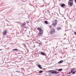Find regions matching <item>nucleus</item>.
<instances>
[{"label": "nucleus", "mask_w": 76, "mask_h": 76, "mask_svg": "<svg viewBox=\"0 0 76 76\" xmlns=\"http://www.w3.org/2000/svg\"><path fill=\"white\" fill-rule=\"evenodd\" d=\"M37 30L39 31V32L38 34V37H42V35H43V30H42V29L41 28H37Z\"/></svg>", "instance_id": "f257e3e1"}, {"label": "nucleus", "mask_w": 76, "mask_h": 76, "mask_svg": "<svg viewBox=\"0 0 76 76\" xmlns=\"http://www.w3.org/2000/svg\"><path fill=\"white\" fill-rule=\"evenodd\" d=\"M48 73L50 74H58L59 72L55 71L54 70H50L48 71Z\"/></svg>", "instance_id": "f03ea898"}, {"label": "nucleus", "mask_w": 76, "mask_h": 76, "mask_svg": "<svg viewBox=\"0 0 76 76\" xmlns=\"http://www.w3.org/2000/svg\"><path fill=\"white\" fill-rule=\"evenodd\" d=\"M56 31H55V28H53L50 31V35H54Z\"/></svg>", "instance_id": "7ed1b4c3"}, {"label": "nucleus", "mask_w": 76, "mask_h": 76, "mask_svg": "<svg viewBox=\"0 0 76 76\" xmlns=\"http://www.w3.org/2000/svg\"><path fill=\"white\" fill-rule=\"evenodd\" d=\"M68 5L70 6H72L73 4V2H68Z\"/></svg>", "instance_id": "20e7f679"}, {"label": "nucleus", "mask_w": 76, "mask_h": 76, "mask_svg": "<svg viewBox=\"0 0 76 76\" xmlns=\"http://www.w3.org/2000/svg\"><path fill=\"white\" fill-rule=\"evenodd\" d=\"M39 45L38 46L39 47H41V46H42V45H43V43L42 42H39L38 43Z\"/></svg>", "instance_id": "39448f33"}, {"label": "nucleus", "mask_w": 76, "mask_h": 76, "mask_svg": "<svg viewBox=\"0 0 76 76\" xmlns=\"http://www.w3.org/2000/svg\"><path fill=\"white\" fill-rule=\"evenodd\" d=\"M41 55H42V56H46V54H45L44 52H43L42 51L41 52Z\"/></svg>", "instance_id": "423d86ee"}, {"label": "nucleus", "mask_w": 76, "mask_h": 76, "mask_svg": "<svg viewBox=\"0 0 76 76\" xmlns=\"http://www.w3.org/2000/svg\"><path fill=\"white\" fill-rule=\"evenodd\" d=\"M6 33H7V31H5L3 32V34L4 35H5L6 34Z\"/></svg>", "instance_id": "0eeeda50"}, {"label": "nucleus", "mask_w": 76, "mask_h": 76, "mask_svg": "<svg viewBox=\"0 0 76 76\" xmlns=\"http://www.w3.org/2000/svg\"><path fill=\"white\" fill-rule=\"evenodd\" d=\"M22 25L23 26H25V25H26V23L24 22L23 23H22Z\"/></svg>", "instance_id": "6e6552de"}, {"label": "nucleus", "mask_w": 76, "mask_h": 76, "mask_svg": "<svg viewBox=\"0 0 76 76\" xmlns=\"http://www.w3.org/2000/svg\"><path fill=\"white\" fill-rule=\"evenodd\" d=\"M38 66L39 68V69H42V66L40 65V64H39L38 65Z\"/></svg>", "instance_id": "1a4fd4ad"}, {"label": "nucleus", "mask_w": 76, "mask_h": 76, "mask_svg": "<svg viewBox=\"0 0 76 76\" xmlns=\"http://www.w3.org/2000/svg\"><path fill=\"white\" fill-rule=\"evenodd\" d=\"M66 6V5L64 4H61V7H64Z\"/></svg>", "instance_id": "9d476101"}, {"label": "nucleus", "mask_w": 76, "mask_h": 76, "mask_svg": "<svg viewBox=\"0 0 76 76\" xmlns=\"http://www.w3.org/2000/svg\"><path fill=\"white\" fill-rule=\"evenodd\" d=\"M63 60H62L60 61L59 62H58V64H60L62 63H63Z\"/></svg>", "instance_id": "9b49d317"}, {"label": "nucleus", "mask_w": 76, "mask_h": 76, "mask_svg": "<svg viewBox=\"0 0 76 76\" xmlns=\"http://www.w3.org/2000/svg\"><path fill=\"white\" fill-rule=\"evenodd\" d=\"M53 26H56V25H57V23H53Z\"/></svg>", "instance_id": "f8f14e48"}, {"label": "nucleus", "mask_w": 76, "mask_h": 76, "mask_svg": "<svg viewBox=\"0 0 76 76\" xmlns=\"http://www.w3.org/2000/svg\"><path fill=\"white\" fill-rule=\"evenodd\" d=\"M45 23L47 24H48V22L47 21H45Z\"/></svg>", "instance_id": "ddd939ff"}, {"label": "nucleus", "mask_w": 76, "mask_h": 76, "mask_svg": "<svg viewBox=\"0 0 76 76\" xmlns=\"http://www.w3.org/2000/svg\"><path fill=\"white\" fill-rule=\"evenodd\" d=\"M62 70H63V69H59L58 70V72H60V71H62Z\"/></svg>", "instance_id": "4468645a"}, {"label": "nucleus", "mask_w": 76, "mask_h": 76, "mask_svg": "<svg viewBox=\"0 0 76 76\" xmlns=\"http://www.w3.org/2000/svg\"><path fill=\"white\" fill-rule=\"evenodd\" d=\"M43 72V71H39V73H42Z\"/></svg>", "instance_id": "2eb2a0df"}, {"label": "nucleus", "mask_w": 76, "mask_h": 76, "mask_svg": "<svg viewBox=\"0 0 76 76\" xmlns=\"http://www.w3.org/2000/svg\"><path fill=\"white\" fill-rule=\"evenodd\" d=\"M18 49H13V51H18Z\"/></svg>", "instance_id": "dca6fc26"}, {"label": "nucleus", "mask_w": 76, "mask_h": 76, "mask_svg": "<svg viewBox=\"0 0 76 76\" xmlns=\"http://www.w3.org/2000/svg\"><path fill=\"white\" fill-rule=\"evenodd\" d=\"M75 70V69H72L71 70V73H73V72Z\"/></svg>", "instance_id": "f3484780"}, {"label": "nucleus", "mask_w": 76, "mask_h": 76, "mask_svg": "<svg viewBox=\"0 0 76 76\" xmlns=\"http://www.w3.org/2000/svg\"><path fill=\"white\" fill-rule=\"evenodd\" d=\"M16 72H17V73H21L20 71H16Z\"/></svg>", "instance_id": "a211bd4d"}, {"label": "nucleus", "mask_w": 76, "mask_h": 76, "mask_svg": "<svg viewBox=\"0 0 76 76\" xmlns=\"http://www.w3.org/2000/svg\"><path fill=\"white\" fill-rule=\"evenodd\" d=\"M61 28L60 27L58 28H57V30H58V31H59L60 29H61Z\"/></svg>", "instance_id": "6ab92c4d"}, {"label": "nucleus", "mask_w": 76, "mask_h": 76, "mask_svg": "<svg viewBox=\"0 0 76 76\" xmlns=\"http://www.w3.org/2000/svg\"><path fill=\"white\" fill-rule=\"evenodd\" d=\"M72 74H75V73H76V71H75L74 72H72Z\"/></svg>", "instance_id": "aec40b11"}, {"label": "nucleus", "mask_w": 76, "mask_h": 76, "mask_svg": "<svg viewBox=\"0 0 76 76\" xmlns=\"http://www.w3.org/2000/svg\"><path fill=\"white\" fill-rule=\"evenodd\" d=\"M74 0H69V1H71L72 2H73Z\"/></svg>", "instance_id": "412c9836"}, {"label": "nucleus", "mask_w": 76, "mask_h": 76, "mask_svg": "<svg viewBox=\"0 0 76 76\" xmlns=\"http://www.w3.org/2000/svg\"><path fill=\"white\" fill-rule=\"evenodd\" d=\"M47 12L48 13H50V11L49 10H48L47 11Z\"/></svg>", "instance_id": "4be33fe9"}, {"label": "nucleus", "mask_w": 76, "mask_h": 76, "mask_svg": "<svg viewBox=\"0 0 76 76\" xmlns=\"http://www.w3.org/2000/svg\"><path fill=\"white\" fill-rule=\"evenodd\" d=\"M55 23H57V20H55Z\"/></svg>", "instance_id": "5701e85b"}, {"label": "nucleus", "mask_w": 76, "mask_h": 76, "mask_svg": "<svg viewBox=\"0 0 76 76\" xmlns=\"http://www.w3.org/2000/svg\"><path fill=\"white\" fill-rule=\"evenodd\" d=\"M72 72H69V73H68V74H70V73H72Z\"/></svg>", "instance_id": "b1692460"}, {"label": "nucleus", "mask_w": 76, "mask_h": 76, "mask_svg": "<svg viewBox=\"0 0 76 76\" xmlns=\"http://www.w3.org/2000/svg\"><path fill=\"white\" fill-rule=\"evenodd\" d=\"M27 23H29V22L28 21H27V22H26Z\"/></svg>", "instance_id": "393cba45"}, {"label": "nucleus", "mask_w": 76, "mask_h": 76, "mask_svg": "<svg viewBox=\"0 0 76 76\" xmlns=\"http://www.w3.org/2000/svg\"><path fill=\"white\" fill-rule=\"evenodd\" d=\"M74 34H75V35H76V32H74Z\"/></svg>", "instance_id": "a878e982"}, {"label": "nucleus", "mask_w": 76, "mask_h": 76, "mask_svg": "<svg viewBox=\"0 0 76 76\" xmlns=\"http://www.w3.org/2000/svg\"><path fill=\"white\" fill-rule=\"evenodd\" d=\"M75 3L76 4V0H75Z\"/></svg>", "instance_id": "bb28decb"}, {"label": "nucleus", "mask_w": 76, "mask_h": 76, "mask_svg": "<svg viewBox=\"0 0 76 76\" xmlns=\"http://www.w3.org/2000/svg\"><path fill=\"white\" fill-rule=\"evenodd\" d=\"M49 28H51V26H49Z\"/></svg>", "instance_id": "cd10ccee"}, {"label": "nucleus", "mask_w": 76, "mask_h": 76, "mask_svg": "<svg viewBox=\"0 0 76 76\" xmlns=\"http://www.w3.org/2000/svg\"><path fill=\"white\" fill-rule=\"evenodd\" d=\"M27 27L28 28V29H29V27H28L27 26Z\"/></svg>", "instance_id": "c85d7f7f"}, {"label": "nucleus", "mask_w": 76, "mask_h": 76, "mask_svg": "<svg viewBox=\"0 0 76 76\" xmlns=\"http://www.w3.org/2000/svg\"><path fill=\"white\" fill-rule=\"evenodd\" d=\"M24 28H26V27H25Z\"/></svg>", "instance_id": "c756f323"}, {"label": "nucleus", "mask_w": 76, "mask_h": 76, "mask_svg": "<svg viewBox=\"0 0 76 76\" xmlns=\"http://www.w3.org/2000/svg\"><path fill=\"white\" fill-rule=\"evenodd\" d=\"M63 8H64V9H65V8L64 7H63Z\"/></svg>", "instance_id": "7c9ffc66"}, {"label": "nucleus", "mask_w": 76, "mask_h": 76, "mask_svg": "<svg viewBox=\"0 0 76 76\" xmlns=\"http://www.w3.org/2000/svg\"><path fill=\"white\" fill-rule=\"evenodd\" d=\"M0 50H2V49H1Z\"/></svg>", "instance_id": "2f4dec72"}, {"label": "nucleus", "mask_w": 76, "mask_h": 76, "mask_svg": "<svg viewBox=\"0 0 76 76\" xmlns=\"http://www.w3.org/2000/svg\"><path fill=\"white\" fill-rule=\"evenodd\" d=\"M27 37H29V36H28Z\"/></svg>", "instance_id": "473e14b6"}, {"label": "nucleus", "mask_w": 76, "mask_h": 76, "mask_svg": "<svg viewBox=\"0 0 76 76\" xmlns=\"http://www.w3.org/2000/svg\"><path fill=\"white\" fill-rule=\"evenodd\" d=\"M28 0V1H30V0Z\"/></svg>", "instance_id": "72a5a7b5"}, {"label": "nucleus", "mask_w": 76, "mask_h": 76, "mask_svg": "<svg viewBox=\"0 0 76 76\" xmlns=\"http://www.w3.org/2000/svg\"><path fill=\"white\" fill-rule=\"evenodd\" d=\"M39 42L40 41V40H39Z\"/></svg>", "instance_id": "f704fd0d"}, {"label": "nucleus", "mask_w": 76, "mask_h": 76, "mask_svg": "<svg viewBox=\"0 0 76 76\" xmlns=\"http://www.w3.org/2000/svg\"><path fill=\"white\" fill-rule=\"evenodd\" d=\"M6 45H5V47H6Z\"/></svg>", "instance_id": "c9c22d12"}, {"label": "nucleus", "mask_w": 76, "mask_h": 76, "mask_svg": "<svg viewBox=\"0 0 76 76\" xmlns=\"http://www.w3.org/2000/svg\"><path fill=\"white\" fill-rule=\"evenodd\" d=\"M18 34H19V33H18Z\"/></svg>", "instance_id": "e433bc0d"}]
</instances>
